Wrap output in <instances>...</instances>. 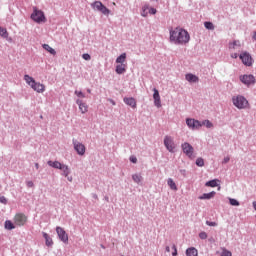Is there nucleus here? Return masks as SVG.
Segmentation results:
<instances>
[{
  "label": "nucleus",
  "instance_id": "48",
  "mask_svg": "<svg viewBox=\"0 0 256 256\" xmlns=\"http://www.w3.org/2000/svg\"><path fill=\"white\" fill-rule=\"evenodd\" d=\"M228 161H230L229 156H227V157H225V158L223 159V163H227Z\"/></svg>",
  "mask_w": 256,
  "mask_h": 256
},
{
  "label": "nucleus",
  "instance_id": "12",
  "mask_svg": "<svg viewBox=\"0 0 256 256\" xmlns=\"http://www.w3.org/2000/svg\"><path fill=\"white\" fill-rule=\"evenodd\" d=\"M73 146L78 155H85V145L77 140H73Z\"/></svg>",
  "mask_w": 256,
  "mask_h": 256
},
{
  "label": "nucleus",
  "instance_id": "53",
  "mask_svg": "<svg viewBox=\"0 0 256 256\" xmlns=\"http://www.w3.org/2000/svg\"><path fill=\"white\" fill-rule=\"evenodd\" d=\"M113 5H116L115 2H113Z\"/></svg>",
  "mask_w": 256,
  "mask_h": 256
},
{
  "label": "nucleus",
  "instance_id": "24",
  "mask_svg": "<svg viewBox=\"0 0 256 256\" xmlns=\"http://www.w3.org/2000/svg\"><path fill=\"white\" fill-rule=\"evenodd\" d=\"M215 197V191H212L210 193H204L202 196L199 197V199H213Z\"/></svg>",
  "mask_w": 256,
  "mask_h": 256
},
{
  "label": "nucleus",
  "instance_id": "31",
  "mask_svg": "<svg viewBox=\"0 0 256 256\" xmlns=\"http://www.w3.org/2000/svg\"><path fill=\"white\" fill-rule=\"evenodd\" d=\"M0 37H3V39H7V37H9V32H7V29L0 27Z\"/></svg>",
  "mask_w": 256,
  "mask_h": 256
},
{
  "label": "nucleus",
  "instance_id": "3",
  "mask_svg": "<svg viewBox=\"0 0 256 256\" xmlns=\"http://www.w3.org/2000/svg\"><path fill=\"white\" fill-rule=\"evenodd\" d=\"M233 105L237 107V109H247L249 107V101L246 97L238 95L232 98Z\"/></svg>",
  "mask_w": 256,
  "mask_h": 256
},
{
  "label": "nucleus",
  "instance_id": "11",
  "mask_svg": "<svg viewBox=\"0 0 256 256\" xmlns=\"http://www.w3.org/2000/svg\"><path fill=\"white\" fill-rule=\"evenodd\" d=\"M56 232H57V235H58L60 241H62V243L69 242V235H67V232L65 231V229L58 226V227H56Z\"/></svg>",
  "mask_w": 256,
  "mask_h": 256
},
{
  "label": "nucleus",
  "instance_id": "13",
  "mask_svg": "<svg viewBox=\"0 0 256 256\" xmlns=\"http://www.w3.org/2000/svg\"><path fill=\"white\" fill-rule=\"evenodd\" d=\"M186 124L189 127V129H199L203 127V124L199 122V120L188 118L186 119Z\"/></svg>",
  "mask_w": 256,
  "mask_h": 256
},
{
  "label": "nucleus",
  "instance_id": "19",
  "mask_svg": "<svg viewBox=\"0 0 256 256\" xmlns=\"http://www.w3.org/2000/svg\"><path fill=\"white\" fill-rule=\"evenodd\" d=\"M185 79L189 83H197V82H199V77L195 76L194 74H186Z\"/></svg>",
  "mask_w": 256,
  "mask_h": 256
},
{
  "label": "nucleus",
  "instance_id": "6",
  "mask_svg": "<svg viewBox=\"0 0 256 256\" xmlns=\"http://www.w3.org/2000/svg\"><path fill=\"white\" fill-rule=\"evenodd\" d=\"M239 59L246 67H253L254 60L251 54H249V52H242L239 55Z\"/></svg>",
  "mask_w": 256,
  "mask_h": 256
},
{
  "label": "nucleus",
  "instance_id": "10",
  "mask_svg": "<svg viewBox=\"0 0 256 256\" xmlns=\"http://www.w3.org/2000/svg\"><path fill=\"white\" fill-rule=\"evenodd\" d=\"M240 81H241V83H243L244 85H247V87H249V85H255V76H253L252 74L241 75Z\"/></svg>",
  "mask_w": 256,
  "mask_h": 256
},
{
  "label": "nucleus",
  "instance_id": "49",
  "mask_svg": "<svg viewBox=\"0 0 256 256\" xmlns=\"http://www.w3.org/2000/svg\"><path fill=\"white\" fill-rule=\"evenodd\" d=\"M165 251H166V253H170L171 252V248L169 246H166Z\"/></svg>",
  "mask_w": 256,
  "mask_h": 256
},
{
  "label": "nucleus",
  "instance_id": "23",
  "mask_svg": "<svg viewBox=\"0 0 256 256\" xmlns=\"http://www.w3.org/2000/svg\"><path fill=\"white\" fill-rule=\"evenodd\" d=\"M42 47H43V49H45V51L50 53V55H57V51H55V49L50 47L49 44H44V45H42Z\"/></svg>",
  "mask_w": 256,
  "mask_h": 256
},
{
  "label": "nucleus",
  "instance_id": "25",
  "mask_svg": "<svg viewBox=\"0 0 256 256\" xmlns=\"http://www.w3.org/2000/svg\"><path fill=\"white\" fill-rule=\"evenodd\" d=\"M186 255L187 256H197V255H199V253L196 248H188L186 250Z\"/></svg>",
  "mask_w": 256,
  "mask_h": 256
},
{
  "label": "nucleus",
  "instance_id": "44",
  "mask_svg": "<svg viewBox=\"0 0 256 256\" xmlns=\"http://www.w3.org/2000/svg\"><path fill=\"white\" fill-rule=\"evenodd\" d=\"M172 249L174 250V251L172 252V256H177V246L173 245V246H172Z\"/></svg>",
  "mask_w": 256,
  "mask_h": 256
},
{
  "label": "nucleus",
  "instance_id": "8",
  "mask_svg": "<svg viewBox=\"0 0 256 256\" xmlns=\"http://www.w3.org/2000/svg\"><path fill=\"white\" fill-rule=\"evenodd\" d=\"M27 223V216L23 213H17L14 216V225L17 227H23Z\"/></svg>",
  "mask_w": 256,
  "mask_h": 256
},
{
  "label": "nucleus",
  "instance_id": "38",
  "mask_svg": "<svg viewBox=\"0 0 256 256\" xmlns=\"http://www.w3.org/2000/svg\"><path fill=\"white\" fill-rule=\"evenodd\" d=\"M233 254L231 253V251L227 250V249H223L221 256H232Z\"/></svg>",
  "mask_w": 256,
  "mask_h": 256
},
{
  "label": "nucleus",
  "instance_id": "46",
  "mask_svg": "<svg viewBox=\"0 0 256 256\" xmlns=\"http://www.w3.org/2000/svg\"><path fill=\"white\" fill-rule=\"evenodd\" d=\"M231 57H232V59H237V57H239V54L233 53V54H231Z\"/></svg>",
  "mask_w": 256,
  "mask_h": 256
},
{
  "label": "nucleus",
  "instance_id": "50",
  "mask_svg": "<svg viewBox=\"0 0 256 256\" xmlns=\"http://www.w3.org/2000/svg\"><path fill=\"white\" fill-rule=\"evenodd\" d=\"M253 208H254L255 211H256V201L253 202Z\"/></svg>",
  "mask_w": 256,
  "mask_h": 256
},
{
  "label": "nucleus",
  "instance_id": "21",
  "mask_svg": "<svg viewBox=\"0 0 256 256\" xmlns=\"http://www.w3.org/2000/svg\"><path fill=\"white\" fill-rule=\"evenodd\" d=\"M229 49H241V41L239 40H234L233 42L229 43Z\"/></svg>",
  "mask_w": 256,
  "mask_h": 256
},
{
  "label": "nucleus",
  "instance_id": "14",
  "mask_svg": "<svg viewBox=\"0 0 256 256\" xmlns=\"http://www.w3.org/2000/svg\"><path fill=\"white\" fill-rule=\"evenodd\" d=\"M76 105L79 107V111L82 113V115H85L89 111V105L87 103L83 102L81 99L76 100Z\"/></svg>",
  "mask_w": 256,
  "mask_h": 256
},
{
  "label": "nucleus",
  "instance_id": "35",
  "mask_svg": "<svg viewBox=\"0 0 256 256\" xmlns=\"http://www.w3.org/2000/svg\"><path fill=\"white\" fill-rule=\"evenodd\" d=\"M201 125H205V127H207V129H211V127H213V123H211V121L209 120H204Z\"/></svg>",
  "mask_w": 256,
  "mask_h": 256
},
{
  "label": "nucleus",
  "instance_id": "39",
  "mask_svg": "<svg viewBox=\"0 0 256 256\" xmlns=\"http://www.w3.org/2000/svg\"><path fill=\"white\" fill-rule=\"evenodd\" d=\"M82 58L84 59V61H91V55H89V54H83L82 55Z\"/></svg>",
  "mask_w": 256,
  "mask_h": 256
},
{
  "label": "nucleus",
  "instance_id": "7",
  "mask_svg": "<svg viewBox=\"0 0 256 256\" xmlns=\"http://www.w3.org/2000/svg\"><path fill=\"white\" fill-rule=\"evenodd\" d=\"M183 153L189 157V159H195V149L191 144L185 142L181 145Z\"/></svg>",
  "mask_w": 256,
  "mask_h": 256
},
{
  "label": "nucleus",
  "instance_id": "22",
  "mask_svg": "<svg viewBox=\"0 0 256 256\" xmlns=\"http://www.w3.org/2000/svg\"><path fill=\"white\" fill-rule=\"evenodd\" d=\"M43 237L45 239V243L47 247H52L53 246V239L49 237V234L43 232Z\"/></svg>",
  "mask_w": 256,
  "mask_h": 256
},
{
  "label": "nucleus",
  "instance_id": "43",
  "mask_svg": "<svg viewBox=\"0 0 256 256\" xmlns=\"http://www.w3.org/2000/svg\"><path fill=\"white\" fill-rule=\"evenodd\" d=\"M200 239H207V234L205 232H201L199 234Z\"/></svg>",
  "mask_w": 256,
  "mask_h": 256
},
{
  "label": "nucleus",
  "instance_id": "17",
  "mask_svg": "<svg viewBox=\"0 0 256 256\" xmlns=\"http://www.w3.org/2000/svg\"><path fill=\"white\" fill-rule=\"evenodd\" d=\"M124 103L126 105H129V107H132V109H137V101L133 97H130V98L125 97Z\"/></svg>",
  "mask_w": 256,
  "mask_h": 256
},
{
  "label": "nucleus",
  "instance_id": "18",
  "mask_svg": "<svg viewBox=\"0 0 256 256\" xmlns=\"http://www.w3.org/2000/svg\"><path fill=\"white\" fill-rule=\"evenodd\" d=\"M48 165L49 167H53L54 169H62L64 167L65 164H61V162L59 161H48Z\"/></svg>",
  "mask_w": 256,
  "mask_h": 256
},
{
  "label": "nucleus",
  "instance_id": "47",
  "mask_svg": "<svg viewBox=\"0 0 256 256\" xmlns=\"http://www.w3.org/2000/svg\"><path fill=\"white\" fill-rule=\"evenodd\" d=\"M33 186H34L33 181H28L27 182V187H33Z\"/></svg>",
  "mask_w": 256,
  "mask_h": 256
},
{
  "label": "nucleus",
  "instance_id": "29",
  "mask_svg": "<svg viewBox=\"0 0 256 256\" xmlns=\"http://www.w3.org/2000/svg\"><path fill=\"white\" fill-rule=\"evenodd\" d=\"M5 229H7L8 231H11V230L15 229V224H13V222H11V220H6L5 221Z\"/></svg>",
  "mask_w": 256,
  "mask_h": 256
},
{
  "label": "nucleus",
  "instance_id": "52",
  "mask_svg": "<svg viewBox=\"0 0 256 256\" xmlns=\"http://www.w3.org/2000/svg\"><path fill=\"white\" fill-rule=\"evenodd\" d=\"M253 39H255V41H256V32L253 35Z\"/></svg>",
  "mask_w": 256,
  "mask_h": 256
},
{
  "label": "nucleus",
  "instance_id": "4",
  "mask_svg": "<svg viewBox=\"0 0 256 256\" xmlns=\"http://www.w3.org/2000/svg\"><path fill=\"white\" fill-rule=\"evenodd\" d=\"M32 21H35V23H46L47 18L45 17V13L37 7L33 8V13L31 14Z\"/></svg>",
  "mask_w": 256,
  "mask_h": 256
},
{
  "label": "nucleus",
  "instance_id": "15",
  "mask_svg": "<svg viewBox=\"0 0 256 256\" xmlns=\"http://www.w3.org/2000/svg\"><path fill=\"white\" fill-rule=\"evenodd\" d=\"M153 91H154V94H153L154 105H155V107L160 109V107H161V96L159 95V90L154 88Z\"/></svg>",
  "mask_w": 256,
  "mask_h": 256
},
{
  "label": "nucleus",
  "instance_id": "1",
  "mask_svg": "<svg viewBox=\"0 0 256 256\" xmlns=\"http://www.w3.org/2000/svg\"><path fill=\"white\" fill-rule=\"evenodd\" d=\"M191 40V36L187 30L176 27L173 30H170V41L174 43V45H187Z\"/></svg>",
  "mask_w": 256,
  "mask_h": 256
},
{
  "label": "nucleus",
  "instance_id": "26",
  "mask_svg": "<svg viewBox=\"0 0 256 256\" xmlns=\"http://www.w3.org/2000/svg\"><path fill=\"white\" fill-rule=\"evenodd\" d=\"M127 60V54L122 53L117 59L116 63H120V65H123V63Z\"/></svg>",
  "mask_w": 256,
  "mask_h": 256
},
{
  "label": "nucleus",
  "instance_id": "33",
  "mask_svg": "<svg viewBox=\"0 0 256 256\" xmlns=\"http://www.w3.org/2000/svg\"><path fill=\"white\" fill-rule=\"evenodd\" d=\"M204 26L206 29H208L209 31H213L215 29V25H213L212 22H205Z\"/></svg>",
  "mask_w": 256,
  "mask_h": 256
},
{
  "label": "nucleus",
  "instance_id": "5",
  "mask_svg": "<svg viewBox=\"0 0 256 256\" xmlns=\"http://www.w3.org/2000/svg\"><path fill=\"white\" fill-rule=\"evenodd\" d=\"M91 7L92 9H94V11H99L100 13H102V15L109 16L111 14V10L103 5L101 1H95L91 4Z\"/></svg>",
  "mask_w": 256,
  "mask_h": 256
},
{
  "label": "nucleus",
  "instance_id": "2",
  "mask_svg": "<svg viewBox=\"0 0 256 256\" xmlns=\"http://www.w3.org/2000/svg\"><path fill=\"white\" fill-rule=\"evenodd\" d=\"M24 81L33 89V91H36V93H45V86L39 82H36L35 79L29 75H24Z\"/></svg>",
  "mask_w": 256,
  "mask_h": 256
},
{
  "label": "nucleus",
  "instance_id": "36",
  "mask_svg": "<svg viewBox=\"0 0 256 256\" xmlns=\"http://www.w3.org/2000/svg\"><path fill=\"white\" fill-rule=\"evenodd\" d=\"M196 165L198 167H203L205 165V160H203V158H197Z\"/></svg>",
  "mask_w": 256,
  "mask_h": 256
},
{
  "label": "nucleus",
  "instance_id": "42",
  "mask_svg": "<svg viewBox=\"0 0 256 256\" xmlns=\"http://www.w3.org/2000/svg\"><path fill=\"white\" fill-rule=\"evenodd\" d=\"M0 203L7 205V198H5V196H0Z\"/></svg>",
  "mask_w": 256,
  "mask_h": 256
},
{
  "label": "nucleus",
  "instance_id": "51",
  "mask_svg": "<svg viewBox=\"0 0 256 256\" xmlns=\"http://www.w3.org/2000/svg\"><path fill=\"white\" fill-rule=\"evenodd\" d=\"M35 167H36V169H39V164L36 163V164H35Z\"/></svg>",
  "mask_w": 256,
  "mask_h": 256
},
{
  "label": "nucleus",
  "instance_id": "37",
  "mask_svg": "<svg viewBox=\"0 0 256 256\" xmlns=\"http://www.w3.org/2000/svg\"><path fill=\"white\" fill-rule=\"evenodd\" d=\"M74 93L77 97H79V99H85V94L81 91L76 90Z\"/></svg>",
  "mask_w": 256,
  "mask_h": 256
},
{
  "label": "nucleus",
  "instance_id": "45",
  "mask_svg": "<svg viewBox=\"0 0 256 256\" xmlns=\"http://www.w3.org/2000/svg\"><path fill=\"white\" fill-rule=\"evenodd\" d=\"M130 161H131V163H137V157L131 156Z\"/></svg>",
  "mask_w": 256,
  "mask_h": 256
},
{
  "label": "nucleus",
  "instance_id": "34",
  "mask_svg": "<svg viewBox=\"0 0 256 256\" xmlns=\"http://www.w3.org/2000/svg\"><path fill=\"white\" fill-rule=\"evenodd\" d=\"M229 203H230V205H232L233 207H239V201H237V199H235V198H230V199H229Z\"/></svg>",
  "mask_w": 256,
  "mask_h": 256
},
{
  "label": "nucleus",
  "instance_id": "9",
  "mask_svg": "<svg viewBox=\"0 0 256 256\" xmlns=\"http://www.w3.org/2000/svg\"><path fill=\"white\" fill-rule=\"evenodd\" d=\"M164 145L170 153L175 152V142L173 141V137L165 136L164 137Z\"/></svg>",
  "mask_w": 256,
  "mask_h": 256
},
{
  "label": "nucleus",
  "instance_id": "40",
  "mask_svg": "<svg viewBox=\"0 0 256 256\" xmlns=\"http://www.w3.org/2000/svg\"><path fill=\"white\" fill-rule=\"evenodd\" d=\"M148 13H149L150 15H155V14L157 13V9H155V8H150V7H149Z\"/></svg>",
  "mask_w": 256,
  "mask_h": 256
},
{
  "label": "nucleus",
  "instance_id": "20",
  "mask_svg": "<svg viewBox=\"0 0 256 256\" xmlns=\"http://www.w3.org/2000/svg\"><path fill=\"white\" fill-rule=\"evenodd\" d=\"M127 71V65L126 64H120L116 66V73L118 75H123Z\"/></svg>",
  "mask_w": 256,
  "mask_h": 256
},
{
  "label": "nucleus",
  "instance_id": "28",
  "mask_svg": "<svg viewBox=\"0 0 256 256\" xmlns=\"http://www.w3.org/2000/svg\"><path fill=\"white\" fill-rule=\"evenodd\" d=\"M132 179L134 181V183H141V181H143V176H141V174H133L132 175Z\"/></svg>",
  "mask_w": 256,
  "mask_h": 256
},
{
  "label": "nucleus",
  "instance_id": "41",
  "mask_svg": "<svg viewBox=\"0 0 256 256\" xmlns=\"http://www.w3.org/2000/svg\"><path fill=\"white\" fill-rule=\"evenodd\" d=\"M206 225H208L209 227H217V223L216 222L206 221Z\"/></svg>",
  "mask_w": 256,
  "mask_h": 256
},
{
  "label": "nucleus",
  "instance_id": "27",
  "mask_svg": "<svg viewBox=\"0 0 256 256\" xmlns=\"http://www.w3.org/2000/svg\"><path fill=\"white\" fill-rule=\"evenodd\" d=\"M167 183L170 189H172V191H177V184L175 183V181H173L172 178H169Z\"/></svg>",
  "mask_w": 256,
  "mask_h": 256
},
{
  "label": "nucleus",
  "instance_id": "16",
  "mask_svg": "<svg viewBox=\"0 0 256 256\" xmlns=\"http://www.w3.org/2000/svg\"><path fill=\"white\" fill-rule=\"evenodd\" d=\"M60 171H62V175L66 177L70 183L73 182V176H69V174L71 173L69 166L64 164V166H62V169H60Z\"/></svg>",
  "mask_w": 256,
  "mask_h": 256
},
{
  "label": "nucleus",
  "instance_id": "32",
  "mask_svg": "<svg viewBox=\"0 0 256 256\" xmlns=\"http://www.w3.org/2000/svg\"><path fill=\"white\" fill-rule=\"evenodd\" d=\"M141 15L142 17H147V15H149V5H144L142 7Z\"/></svg>",
  "mask_w": 256,
  "mask_h": 256
},
{
  "label": "nucleus",
  "instance_id": "30",
  "mask_svg": "<svg viewBox=\"0 0 256 256\" xmlns=\"http://www.w3.org/2000/svg\"><path fill=\"white\" fill-rule=\"evenodd\" d=\"M219 183V180L218 179H214V180H210L208 182H206V187H217V185Z\"/></svg>",
  "mask_w": 256,
  "mask_h": 256
}]
</instances>
